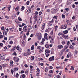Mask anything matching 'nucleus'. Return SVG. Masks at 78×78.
<instances>
[{
    "label": "nucleus",
    "instance_id": "1",
    "mask_svg": "<svg viewBox=\"0 0 78 78\" xmlns=\"http://www.w3.org/2000/svg\"><path fill=\"white\" fill-rule=\"evenodd\" d=\"M37 37L38 40H41L42 39V34L41 33H39L38 34Z\"/></svg>",
    "mask_w": 78,
    "mask_h": 78
},
{
    "label": "nucleus",
    "instance_id": "2",
    "mask_svg": "<svg viewBox=\"0 0 78 78\" xmlns=\"http://www.w3.org/2000/svg\"><path fill=\"white\" fill-rule=\"evenodd\" d=\"M67 27V24H64L63 25V27H61V29H66Z\"/></svg>",
    "mask_w": 78,
    "mask_h": 78
},
{
    "label": "nucleus",
    "instance_id": "3",
    "mask_svg": "<svg viewBox=\"0 0 78 78\" xmlns=\"http://www.w3.org/2000/svg\"><path fill=\"white\" fill-rule=\"evenodd\" d=\"M13 59L15 61V62H19V58L18 57H14Z\"/></svg>",
    "mask_w": 78,
    "mask_h": 78
},
{
    "label": "nucleus",
    "instance_id": "4",
    "mask_svg": "<svg viewBox=\"0 0 78 78\" xmlns=\"http://www.w3.org/2000/svg\"><path fill=\"white\" fill-rule=\"evenodd\" d=\"M54 58H55V57L54 56H52L49 58V61H52L54 60Z\"/></svg>",
    "mask_w": 78,
    "mask_h": 78
},
{
    "label": "nucleus",
    "instance_id": "5",
    "mask_svg": "<svg viewBox=\"0 0 78 78\" xmlns=\"http://www.w3.org/2000/svg\"><path fill=\"white\" fill-rule=\"evenodd\" d=\"M34 19L35 20V22H37V16L35 15L34 16Z\"/></svg>",
    "mask_w": 78,
    "mask_h": 78
},
{
    "label": "nucleus",
    "instance_id": "6",
    "mask_svg": "<svg viewBox=\"0 0 78 78\" xmlns=\"http://www.w3.org/2000/svg\"><path fill=\"white\" fill-rule=\"evenodd\" d=\"M27 26H25L23 28V30L25 32L27 31Z\"/></svg>",
    "mask_w": 78,
    "mask_h": 78
},
{
    "label": "nucleus",
    "instance_id": "7",
    "mask_svg": "<svg viewBox=\"0 0 78 78\" xmlns=\"http://www.w3.org/2000/svg\"><path fill=\"white\" fill-rule=\"evenodd\" d=\"M3 34L4 36L5 37V36H7V32L6 31H5V32H4Z\"/></svg>",
    "mask_w": 78,
    "mask_h": 78
},
{
    "label": "nucleus",
    "instance_id": "8",
    "mask_svg": "<svg viewBox=\"0 0 78 78\" xmlns=\"http://www.w3.org/2000/svg\"><path fill=\"white\" fill-rule=\"evenodd\" d=\"M45 27V23H43V25H42V26L41 27V29L42 30H44V29Z\"/></svg>",
    "mask_w": 78,
    "mask_h": 78
},
{
    "label": "nucleus",
    "instance_id": "9",
    "mask_svg": "<svg viewBox=\"0 0 78 78\" xmlns=\"http://www.w3.org/2000/svg\"><path fill=\"white\" fill-rule=\"evenodd\" d=\"M15 10L17 12L19 11V7L18 6L16 7L15 8Z\"/></svg>",
    "mask_w": 78,
    "mask_h": 78
},
{
    "label": "nucleus",
    "instance_id": "10",
    "mask_svg": "<svg viewBox=\"0 0 78 78\" xmlns=\"http://www.w3.org/2000/svg\"><path fill=\"white\" fill-rule=\"evenodd\" d=\"M58 49H61V48H63V46H62V45H60L58 46Z\"/></svg>",
    "mask_w": 78,
    "mask_h": 78
},
{
    "label": "nucleus",
    "instance_id": "11",
    "mask_svg": "<svg viewBox=\"0 0 78 78\" xmlns=\"http://www.w3.org/2000/svg\"><path fill=\"white\" fill-rule=\"evenodd\" d=\"M50 42L51 43H53V36L52 37Z\"/></svg>",
    "mask_w": 78,
    "mask_h": 78
},
{
    "label": "nucleus",
    "instance_id": "12",
    "mask_svg": "<svg viewBox=\"0 0 78 78\" xmlns=\"http://www.w3.org/2000/svg\"><path fill=\"white\" fill-rule=\"evenodd\" d=\"M2 66L3 67H7V64H3Z\"/></svg>",
    "mask_w": 78,
    "mask_h": 78
},
{
    "label": "nucleus",
    "instance_id": "13",
    "mask_svg": "<svg viewBox=\"0 0 78 78\" xmlns=\"http://www.w3.org/2000/svg\"><path fill=\"white\" fill-rule=\"evenodd\" d=\"M18 69H19L18 67H15L14 68V71H17V70H18Z\"/></svg>",
    "mask_w": 78,
    "mask_h": 78
},
{
    "label": "nucleus",
    "instance_id": "14",
    "mask_svg": "<svg viewBox=\"0 0 78 78\" xmlns=\"http://www.w3.org/2000/svg\"><path fill=\"white\" fill-rule=\"evenodd\" d=\"M63 33L64 34H67V33H68V30H66L64 31Z\"/></svg>",
    "mask_w": 78,
    "mask_h": 78
},
{
    "label": "nucleus",
    "instance_id": "15",
    "mask_svg": "<svg viewBox=\"0 0 78 78\" xmlns=\"http://www.w3.org/2000/svg\"><path fill=\"white\" fill-rule=\"evenodd\" d=\"M29 30L27 32V33L26 34V35L27 36H28L29 35V33H30V29H29Z\"/></svg>",
    "mask_w": 78,
    "mask_h": 78
},
{
    "label": "nucleus",
    "instance_id": "16",
    "mask_svg": "<svg viewBox=\"0 0 78 78\" xmlns=\"http://www.w3.org/2000/svg\"><path fill=\"white\" fill-rule=\"evenodd\" d=\"M45 51L46 52V53H50V50H47L46 49L45 50Z\"/></svg>",
    "mask_w": 78,
    "mask_h": 78
},
{
    "label": "nucleus",
    "instance_id": "17",
    "mask_svg": "<svg viewBox=\"0 0 78 78\" xmlns=\"http://www.w3.org/2000/svg\"><path fill=\"white\" fill-rule=\"evenodd\" d=\"M57 78H61V76L59 75H57V76H55Z\"/></svg>",
    "mask_w": 78,
    "mask_h": 78
},
{
    "label": "nucleus",
    "instance_id": "18",
    "mask_svg": "<svg viewBox=\"0 0 78 78\" xmlns=\"http://www.w3.org/2000/svg\"><path fill=\"white\" fill-rule=\"evenodd\" d=\"M13 55H14L15 56H17V54H16V51H14V53L12 54Z\"/></svg>",
    "mask_w": 78,
    "mask_h": 78
},
{
    "label": "nucleus",
    "instance_id": "19",
    "mask_svg": "<svg viewBox=\"0 0 78 78\" xmlns=\"http://www.w3.org/2000/svg\"><path fill=\"white\" fill-rule=\"evenodd\" d=\"M58 27V26L57 25L55 26V31H56V30H57Z\"/></svg>",
    "mask_w": 78,
    "mask_h": 78
},
{
    "label": "nucleus",
    "instance_id": "20",
    "mask_svg": "<svg viewBox=\"0 0 78 78\" xmlns=\"http://www.w3.org/2000/svg\"><path fill=\"white\" fill-rule=\"evenodd\" d=\"M68 36H68V35L66 36L64 34L63 35V37H65L66 38H67V37H68Z\"/></svg>",
    "mask_w": 78,
    "mask_h": 78
},
{
    "label": "nucleus",
    "instance_id": "21",
    "mask_svg": "<svg viewBox=\"0 0 78 78\" xmlns=\"http://www.w3.org/2000/svg\"><path fill=\"white\" fill-rule=\"evenodd\" d=\"M9 11H10V9H11V5H9V7L7 8Z\"/></svg>",
    "mask_w": 78,
    "mask_h": 78
},
{
    "label": "nucleus",
    "instance_id": "22",
    "mask_svg": "<svg viewBox=\"0 0 78 78\" xmlns=\"http://www.w3.org/2000/svg\"><path fill=\"white\" fill-rule=\"evenodd\" d=\"M45 55H46V57H48V56H49V55H49V54L48 53H46Z\"/></svg>",
    "mask_w": 78,
    "mask_h": 78
},
{
    "label": "nucleus",
    "instance_id": "23",
    "mask_svg": "<svg viewBox=\"0 0 78 78\" xmlns=\"http://www.w3.org/2000/svg\"><path fill=\"white\" fill-rule=\"evenodd\" d=\"M45 46L46 48H49V45L48 44H46Z\"/></svg>",
    "mask_w": 78,
    "mask_h": 78
},
{
    "label": "nucleus",
    "instance_id": "24",
    "mask_svg": "<svg viewBox=\"0 0 78 78\" xmlns=\"http://www.w3.org/2000/svg\"><path fill=\"white\" fill-rule=\"evenodd\" d=\"M31 60L32 61H33V60H34V56H32L31 57Z\"/></svg>",
    "mask_w": 78,
    "mask_h": 78
},
{
    "label": "nucleus",
    "instance_id": "25",
    "mask_svg": "<svg viewBox=\"0 0 78 78\" xmlns=\"http://www.w3.org/2000/svg\"><path fill=\"white\" fill-rule=\"evenodd\" d=\"M34 45H32V47L31 48V50H34Z\"/></svg>",
    "mask_w": 78,
    "mask_h": 78
},
{
    "label": "nucleus",
    "instance_id": "26",
    "mask_svg": "<svg viewBox=\"0 0 78 78\" xmlns=\"http://www.w3.org/2000/svg\"><path fill=\"white\" fill-rule=\"evenodd\" d=\"M42 17L40 16L39 17V20H37L38 22H39V21L40 20H42Z\"/></svg>",
    "mask_w": 78,
    "mask_h": 78
},
{
    "label": "nucleus",
    "instance_id": "27",
    "mask_svg": "<svg viewBox=\"0 0 78 78\" xmlns=\"http://www.w3.org/2000/svg\"><path fill=\"white\" fill-rule=\"evenodd\" d=\"M48 76H50V77H53V75L51 74H50L48 75Z\"/></svg>",
    "mask_w": 78,
    "mask_h": 78
},
{
    "label": "nucleus",
    "instance_id": "28",
    "mask_svg": "<svg viewBox=\"0 0 78 78\" xmlns=\"http://www.w3.org/2000/svg\"><path fill=\"white\" fill-rule=\"evenodd\" d=\"M74 70V68L73 67V66H71V70Z\"/></svg>",
    "mask_w": 78,
    "mask_h": 78
},
{
    "label": "nucleus",
    "instance_id": "29",
    "mask_svg": "<svg viewBox=\"0 0 78 78\" xmlns=\"http://www.w3.org/2000/svg\"><path fill=\"white\" fill-rule=\"evenodd\" d=\"M53 73V70H50L49 72V73Z\"/></svg>",
    "mask_w": 78,
    "mask_h": 78
},
{
    "label": "nucleus",
    "instance_id": "30",
    "mask_svg": "<svg viewBox=\"0 0 78 78\" xmlns=\"http://www.w3.org/2000/svg\"><path fill=\"white\" fill-rule=\"evenodd\" d=\"M27 55H30V54H31V52H30V51H28L27 52Z\"/></svg>",
    "mask_w": 78,
    "mask_h": 78
},
{
    "label": "nucleus",
    "instance_id": "31",
    "mask_svg": "<svg viewBox=\"0 0 78 78\" xmlns=\"http://www.w3.org/2000/svg\"><path fill=\"white\" fill-rule=\"evenodd\" d=\"M16 78H19V74L18 73H17L16 75Z\"/></svg>",
    "mask_w": 78,
    "mask_h": 78
},
{
    "label": "nucleus",
    "instance_id": "32",
    "mask_svg": "<svg viewBox=\"0 0 78 78\" xmlns=\"http://www.w3.org/2000/svg\"><path fill=\"white\" fill-rule=\"evenodd\" d=\"M18 50L19 52H21V51H22V48H20Z\"/></svg>",
    "mask_w": 78,
    "mask_h": 78
},
{
    "label": "nucleus",
    "instance_id": "33",
    "mask_svg": "<svg viewBox=\"0 0 78 78\" xmlns=\"http://www.w3.org/2000/svg\"><path fill=\"white\" fill-rule=\"evenodd\" d=\"M10 44H13V41H10L9 42Z\"/></svg>",
    "mask_w": 78,
    "mask_h": 78
},
{
    "label": "nucleus",
    "instance_id": "34",
    "mask_svg": "<svg viewBox=\"0 0 78 78\" xmlns=\"http://www.w3.org/2000/svg\"><path fill=\"white\" fill-rule=\"evenodd\" d=\"M67 48H68V47L67 46H65V47L64 48L63 50H66Z\"/></svg>",
    "mask_w": 78,
    "mask_h": 78
},
{
    "label": "nucleus",
    "instance_id": "35",
    "mask_svg": "<svg viewBox=\"0 0 78 78\" xmlns=\"http://www.w3.org/2000/svg\"><path fill=\"white\" fill-rule=\"evenodd\" d=\"M63 35H64V34H62V33H59L58 35L59 36H61V35H62V36L63 37Z\"/></svg>",
    "mask_w": 78,
    "mask_h": 78
},
{
    "label": "nucleus",
    "instance_id": "36",
    "mask_svg": "<svg viewBox=\"0 0 78 78\" xmlns=\"http://www.w3.org/2000/svg\"><path fill=\"white\" fill-rule=\"evenodd\" d=\"M22 43L23 45H25V42L23 41H22Z\"/></svg>",
    "mask_w": 78,
    "mask_h": 78
},
{
    "label": "nucleus",
    "instance_id": "37",
    "mask_svg": "<svg viewBox=\"0 0 78 78\" xmlns=\"http://www.w3.org/2000/svg\"><path fill=\"white\" fill-rule=\"evenodd\" d=\"M57 18H58V16H55L53 17V18L54 19H56Z\"/></svg>",
    "mask_w": 78,
    "mask_h": 78
},
{
    "label": "nucleus",
    "instance_id": "38",
    "mask_svg": "<svg viewBox=\"0 0 78 78\" xmlns=\"http://www.w3.org/2000/svg\"><path fill=\"white\" fill-rule=\"evenodd\" d=\"M18 20H19L20 21H22V19H21V18H20L19 17H18Z\"/></svg>",
    "mask_w": 78,
    "mask_h": 78
},
{
    "label": "nucleus",
    "instance_id": "39",
    "mask_svg": "<svg viewBox=\"0 0 78 78\" xmlns=\"http://www.w3.org/2000/svg\"><path fill=\"white\" fill-rule=\"evenodd\" d=\"M14 73V70H13L12 69L11 70V73L12 74V75Z\"/></svg>",
    "mask_w": 78,
    "mask_h": 78
},
{
    "label": "nucleus",
    "instance_id": "40",
    "mask_svg": "<svg viewBox=\"0 0 78 78\" xmlns=\"http://www.w3.org/2000/svg\"><path fill=\"white\" fill-rule=\"evenodd\" d=\"M30 68L31 70H32V69H33V66H30Z\"/></svg>",
    "mask_w": 78,
    "mask_h": 78
},
{
    "label": "nucleus",
    "instance_id": "41",
    "mask_svg": "<svg viewBox=\"0 0 78 78\" xmlns=\"http://www.w3.org/2000/svg\"><path fill=\"white\" fill-rule=\"evenodd\" d=\"M20 48H19V46H17L16 47V49L17 50H18Z\"/></svg>",
    "mask_w": 78,
    "mask_h": 78
},
{
    "label": "nucleus",
    "instance_id": "42",
    "mask_svg": "<svg viewBox=\"0 0 78 78\" xmlns=\"http://www.w3.org/2000/svg\"><path fill=\"white\" fill-rule=\"evenodd\" d=\"M26 3H27V5H29V4H30V1L27 2Z\"/></svg>",
    "mask_w": 78,
    "mask_h": 78
},
{
    "label": "nucleus",
    "instance_id": "43",
    "mask_svg": "<svg viewBox=\"0 0 78 78\" xmlns=\"http://www.w3.org/2000/svg\"><path fill=\"white\" fill-rule=\"evenodd\" d=\"M62 18H63V19H64V18H65V15H62Z\"/></svg>",
    "mask_w": 78,
    "mask_h": 78
},
{
    "label": "nucleus",
    "instance_id": "44",
    "mask_svg": "<svg viewBox=\"0 0 78 78\" xmlns=\"http://www.w3.org/2000/svg\"><path fill=\"white\" fill-rule=\"evenodd\" d=\"M65 10H66V11L68 12L69 11V8H67L65 9Z\"/></svg>",
    "mask_w": 78,
    "mask_h": 78
},
{
    "label": "nucleus",
    "instance_id": "45",
    "mask_svg": "<svg viewBox=\"0 0 78 78\" xmlns=\"http://www.w3.org/2000/svg\"><path fill=\"white\" fill-rule=\"evenodd\" d=\"M21 9H22V10H23L24 9H25V7H24V6H22Z\"/></svg>",
    "mask_w": 78,
    "mask_h": 78
},
{
    "label": "nucleus",
    "instance_id": "46",
    "mask_svg": "<svg viewBox=\"0 0 78 78\" xmlns=\"http://www.w3.org/2000/svg\"><path fill=\"white\" fill-rule=\"evenodd\" d=\"M22 77L23 78H25V74L22 75Z\"/></svg>",
    "mask_w": 78,
    "mask_h": 78
},
{
    "label": "nucleus",
    "instance_id": "47",
    "mask_svg": "<svg viewBox=\"0 0 78 78\" xmlns=\"http://www.w3.org/2000/svg\"><path fill=\"white\" fill-rule=\"evenodd\" d=\"M1 56L2 57V58H3V56H5V55L3 54H1Z\"/></svg>",
    "mask_w": 78,
    "mask_h": 78
},
{
    "label": "nucleus",
    "instance_id": "48",
    "mask_svg": "<svg viewBox=\"0 0 78 78\" xmlns=\"http://www.w3.org/2000/svg\"><path fill=\"white\" fill-rule=\"evenodd\" d=\"M5 17L6 18V19H9V16H5Z\"/></svg>",
    "mask_w": 78,
    "mask_h": 78
},
{
    "label": "nucleus",
    "instance_id": "49",
    "mask_svg": "<svg viewBox=\"0 0 78 78\" xmlns=\"http://www.w3.org/2000/svg\"><path fill=\"white\" fill-rule=\"evenodd\" d=\"M37 72H40V70H39V69L38 68H37Z\"/></svg>",
    "mask_w": 78,
    "mask_h": 78
},
{
    "label": "nucleus",
    "instance_id": "50",
    "mask_svg": "<svg viewBox=\"0 0 78 78\" xmlns=\"http://www.w3.org/2000/svg\"><path fill=\"white\" fill-rule=\"evenodd\" d=\"M28 9H29V11H30V12H31V8H30V7Z\"/></svg>",
    "mask_w": 78,
    "mask_h": 78
},
{
    "label": "nucleus",
    "instance_id": "51",
    "mask_svg": "<svg viewBox=\"0 0 78 78\" xmlns=\"http://www.w3.org/2000/svg\"><path fill=\"white\" fill-rule=\"evenodd\" d=\"M0 46H1L2 47H3V44L2 43H0Z\"/></svg>",
    "mask_w": 78,
    "mask_h": 78
},
{
    "label": "nucleus",
    "instance_id": "52",
    "mask_svg": "<svg viewBox=\"0 0 78 78\" xmlns=\"http://www.w3.org/2000/svg\"><path fill=\"white\" fill-rule=\"evenodd\" d=\"M33 36H34V34H31L30 36V37H33Z\"/></svg>",
    "mask_w": 78,
    "mask_h": 78
},
{
    "label": "nucleus",
    "instance_id": "53",
    "mask_svg": "<svg viewBox=\"0 0 78 78\" xmlns=\"http://www.w3.org/2000/svg\"><path fill=\"white\" fill-rule=\"evenodd\" d=\"M7 47H8V48H11V45H8L7 46Z\"/></svg>",
    "mask_w": 78,
    "mask_h": 78
},
{
    "label": "nucleus",
    "instance_id": "54",
    "mask_svg": "<svg viewBox=\"0 0 78 78\" xmlns=\"http://www.w3.org/2000/svg\"><path fill=\"white\" fill-rule=\"evenodd\" d=\"M66 22L67 23V24H69V20H67Z\"/></svg>",
    "mask_w": 78,
    "mask_h": 78
},
{
    "label": "nucleus",
    "instance_id": "55",
    "mask_svg": "<svg viewBox=\"0 0 78 78\" xmlns=\"http://www.w3.org/2000/svg\"><path fill=\"white\" fill-rule=\"evenodd\" d=\"M4 27H1V30H4Z\"/></svg>",
    "mask_w": 78,
    "mask_h": 78
},
{
    "label": "nucleus",
    "instance_id": "56",
    "mask_svg": "<svg viewBox=\"0 0 78 78\" xmlns=\"http://www.w3.org/2000/svg\"><path fill=\"white\" fill-rule=\"evenodd\" d=\"M47 35H48V34H47V33H45L44 36V37H47Z\"/></svg>",
    "mask_w": 78,
    "mask_h": 78
},
{
    "label": "nucleus",
    "instance_id": "57",
    "mask_svg": "<svg viewBox=\"0 0 78 78\" xmlns=\"http://www.w3.org/2000/svg\"><path fill=\"white\" fill-rule=\"evenodd\" d=\"M0 38H3V36L2 35H0Z\"/></svg>",
    "mask_w": 78,
    "mask_h": 78
},
{
    "label": "nucleus",
    "instance_id": "58",
    "mask_svg": "<svg viewBox=\"0 0 78 78\" xmlns=\"http://www.w3.org/2000/svg\"><path fill=\"white\" fill-rule=\"evenodd\" d=\"M49 22L50 23H53V22H54L53 21V20H52L51 21H49Z\"/></svg>",
    "mask_w": 78,
    "mask_h": 78
},
{
    "label": "nucleus",
    "instance_id": "59",
    "mask_svg": "<svg viewBox=\"0 0 78 78\" xmlns=\"http://www.w3.org/2000/svg\"><path fill=\"white\" fill-rule=\"evenodd\" d=\"M37 49H40V48H41V46H38L37 47Z\"/></svg>",
    "mask_w": 78,
    "mask_h": 78
},
{
    "label": "nucleus",
    "instance_id": "60",
    "mask_svg": "<svg viewBox=\"0 0 78 78\" xmlns=\"http://www.w3.org/2000/svg\"><path fill=\"white\" fill-rule=\"evenodd\" d=\"M50 9H48L47 10V12H50Z\"/></svg>",
    "mask_w": 78,
    "mask_h": 78
},
{
    "label": "nucleus",
    "instance_id": "61",
    "mask_svg": "<svg viewBox=\"0 0 78 78\" xmlns=\"http://www.w3.org/2000/svg\"><path fill=\"white\" fill-rule=\"evenodd\" d=\"M4 40L5 41H7V37H4Z\"/></svg>",
    "mask_w": 78,
    "mask_h": 78
},
{
    "label": "nucleus",
    "instance_id": "62",
    "mask_svg": "<svg viewBox=\"0 0 78 78\" xmlns=\"http://www.w3.org/2000/svg\"><path fill=\"white\" fill-rule=\"evenodd\" d=\"M49 30L48 29H47V30H45L46 32H49V31H50L49 30Z\"/></svg>",
    "mask_w": 78,
    "mask_h": 78
},
{
    "label": "nucleus",
    "instance_id": "63",
    "mask_svg": "<svg viewBox=\"0 0 78 78\" xmlns=\"http://www.w3.org/2000/svg\"><path fill=\"white\" fill-rule=\"evenodd\" d=\"M39 15H41L42 14V12H39Z\"/></svg>",
    "mask_w": 78,
    "mask_h": 78
},
{
    "label": "nucleus",
    "instance_id": "64",
    "mask_svg": "<svg viewBox=\"0 0 78 78\" xmlns=\"http://www.w3.org/2000/svg\"><path fill=\"white\" fill-rule=\"evenodd\" d=\"M38 12L36 11L35 12V14L36 15H37V14H38Z\"/></svg>",
    "mask_w": 78,
    "mask_h": 78
}]
</instances>
